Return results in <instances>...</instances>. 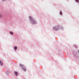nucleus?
<instances>
[{"label":"nucleus","instance_id":"obj_1","mask_svg":"<svg viewBox=\"0 0 79 79\" xmlns=\"http://www.w3.org/2000/svg\"><path fill=\"white\" fill-rule=\"evenodd\" d=\"M0 64L1 66H2V65H3V62H2V61L0 60Z\"/></svg>","mask_w":79,"mask_h":79},{"label":"nucleus","instance_id":"obj_3","mask_svg":"<svg viewBox=\"0 0 79 79\" xmlns=\"http://www.w3.org/2000/svg\"><path fill=\"white\" fill-rule=\"evenodd\" d=\"M23 70H24V71H26V68H23Z\"/></svg>","mask_w":79,"mask_h":79},{"label":"nucleus","instance_id":"obj_4","mask_svg":"<svg viewBox=\"0 0 79 79\" xmlns=\"http://www.w3.org/2000/svg\"><path fill=\"white\" fill-rule=\"evenodd\" d=\"M14 48L15 50H16V48H17V47H15Z\"/></svg>","mask_w":79,"mask_h":79},{"label":"nucleus","instance_id":"obj_6","mask_svg":"<svg viewBox=\"0 0 79 79\" xmlns=\"http://www.w3.org/2000/svg\"><path fill=\"white\" fill-rule=\"evenodd\" d=\"M10 33L11 34H13V32H10Z\"/></svg>","mask_w":79,"mask_h":79},{"label":"nucleus","instance_id":"obj_2","mask_svg":"<svg viewBox=\"0 0 79 79\" xmlns=\"http://www.w3.org/2000/svg\"><path fill=\"white\" fill-rule=\"evenodd\" d=\"M15 75H16V76L18 75V73H17V72H15Z\"/></svg>","mask_w":79,"mask_h":79},{"label":"nucleus","instance_id":"obj_7","mask_svg":"<svg viewBox=\"0 0 79 79\" xmlns=\"http://www.w3.org/2000/svg\"><path fill=\"white\" fill-rule=\"evenodd\" d=\"M76 2H79V1L78 0H76Z\"/></svg>","mask_w":79,"mask_h":79},{"label":"nucleus","instance_id":"obj_10","mask_svg":"<svg viewBox=\"0 0 79 79\" xmlns=\"http://www.w3.org/2000/svg\"><path fill=\"white\" fill-rule=\"evenodd\" d=\"M20 66H22V67H23V65H21Z\"/></svg>","mask_w":79,"mask_h":79},{"label":"nucleus","instance_id":"obj_11","mask_svg":"<svg viewBox=\"0 0 79 79\" xmlns=\"http://www.w3.org/2000/svg\"><path fill=\"white\" fill-rule=\"evenodd\" d=\"M3 0V1H5V0Z\"/></svg>","mask_w":79,"mask_h":79},{"label":"nucleus","instance_id":"obj_5","mask_svg":"<svg viewBox=\"0 0 79 79\" xmlns=\"http://www.w3.org/2000/svg\"><path fill=\"white\" fill-rule=\"evenodd\" d=\"M29 18L30 19H32V17L31 16H30Z\"/></svg>","mask_w":79,"mask_h":79},{"label":"nucleus","instance_id":"obj_9","mask_svg":"<svg viewBox=\"0 0 79 79\" xmlns=\"http://www.w3.org/2000/svg\"><path fill=\"white\" fill-rule=\"evenodd\" d=\"M1 17H2V15H1L0 14V18Z\"/></svg>","mask_w":79,"mask_h":79},{"label":"nucleus","instance_id":"obj_8","mask_svg":"<svg viewBox=\"0 0 79 79\" xmlns=\"http://www.w3.org/2000/svg\"><path fill=\"white\" fill-rule=\"evenodd\" d=\"M60 12V15H62V13L61 12Z\"/></svg>","mask_w":79,"mask_h":79}]
</instances>
